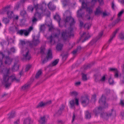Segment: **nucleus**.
<instances>
[{"label": "nucleus", "instance_id": "nucleus-26", "mask_svg": "<svg viewBox=\"0 0 124 124\" xmlns=\"http://www.w3.org/2000/svg\"><path fill=\"white\" fill-rule=\"evenodd\" d=\"M82 8H80L77 12V16L78 17H82L83 13H82Z\"/></svg>", "mask_w": 124, "mask_h": 124}, {"label": "nucleus", "instance_id": "nucleus-44", "mask_svg": "<svg viewBox=\"0 0 124 124\" xmlns=\"http://www.w3.org/2000/svg\"><path fill=\"white\" fill-rule=\"evenodd\" d=\"M70 94L71 96H76L78 94L77 92L76 91H73L70 92Z\"/></svg>", "mask_w": 124, "mask_h": 124}, {"label": "nucleus", "instance_id": "nucleus-56", "mask_svg": "<svg viewBox=\"0 0 124 124\" xmlns=\"http://www.w3.org/2000/svg\"><path fill=\"white\" fill-rule=\"evenodd\" d=\"M108 82L110 84H113L114 83V81L112 79L110 78L108 80Z\"/></svg>", "mask_w": 124, "mask_h": 124}, {"label": "nucleus", "instance_id": "nucleus-3", "mask_svg": "<svg viewBox=\"0 0 124 124\" xmlns=\"http://www.w3.org/2000/svg\"><path fill=\"white\" fill-rule=\"evenodd\" d=\"M106 98L105 97L102 95V97L100 99L99 103L100 104V106L101 105L102 107L100 106L98 108H95L93 111L94 114L95 116H97L98 114L101 111L103 108H106L108 106V104L106 102Z\"/></svg>", "mask_w": 124, "mask_h": 124}, {"label": "nucleus", "instance_id": "nucleus-32", "mask_svg": "<svg viewBox=\"0 0 124 124\" xmlns=\"http://www.w3.org/2000/svg\"><path fill=\"white\" fill-rule=\"evenodd\" d=\"M5 55L2 52H0V64L1 65L2 62V61Z\"/></svg>", "mask_w": 124, "mask_h": 124}, {"label": "nucleus", "instance_id": "nucleus-24", "mask_svg": "<svg viewBox=\"0 0 124 124\" xmlns=\"http://www.w3.org/2000/svg\"><path fill=\"white\" fill-rule=\"evenodd\" d=\"M98 0H92L91 3L92 4L94 5L97 2ZM100 5H102L103 4L104 2L103 0H98Z\"/></svg>", "mask_w": 124, "mask_h": 124}, {"label": "nucleus", "instance_id": "nucleus-64", "mask_svg": "<svg viewBox=\"0 0 124 124\" xmlns=\"http://www.w3.org/2000/svg\"><path fill=\"white\" fill-rule=\"evenodd\" d=\"M19 120L18 119L14 122V124H19Z\"/></svg>", "mask_w": 124, "mask_h": 124}, {"label": "nucleus", "instance_id": "nucleus-13", "mask_svg": "<svg viewBox=\"0 0 124 124\" xmlns=\"http://www.w3.org/2000/svg\"><path fill=\"white\" fill-rule=\"evenodd\" d=\"M87 34L86 35V33L85 32H84L83 34L81 35V38L83 37H85L84 39L82 40V42H84L90 38V36L87 33Z\"/></svg>", "mask_w": 124, "mask_h": 124}, {"label": "nucleus", "instance_id": "nucleus-54", "mask_svg": "<svg viewBox=\"0 0 124 124\" xmlns=\"http://www.w3.org/2000/svg\"><path fill=\"white\" fill-rule=\"evenodd\" d=\"M124 12V10H122L118 14V18H119V17L121 16V15Z\"/></svg>", "mask_w": 124, "mask_h": 124}, {"label": "nucleus", "instance_id": "nucleus-11", "mask_svg": "<svg viewBox=\"0 0 124 124\" xmlns=\"http://www.w3.org/2000/svg\"><path fill=\"white\" fill-rule=\"evenodd\" d=\"M5 59L4 63L5 64L9 65L11 64L12 59H11L9 56H6L5 57Z\"/></svg>", "mask_w": 124, "mask_h": 124}, {"label": "nucleus", "instance_id": "nucleus-39", "mask_svg": "<svg viewBox=\"0 0 124 124\" xmlns=\"http://www.w3.org/2000/svg\"><path fill=\"white\" fill-rule=\"evenodd\" d=\"M82 79L84 81H86L87 80V78L86 77V75L83 73H82Z\"/></svg>", "mask_w": 124, "mask_h": 124}, {"label": "nucleus", "instance_id": "nucleus-5", "mask_svg": "<svg viewBox=\"0 0 124 124\" xmlns=\"http://www.w3.org/2000/svg\"><path fill=\"white\" fill-rule=\"evenodd\" d=\"M55 30L56 32L53 33L51 35L47 38V39L51 44H54L55 43V41L54 39V38H58L60 34V29H56Z\"/></svg>", "mask_w": 124, "mask_h": 124}, {"label": "nucleus", "instance_id": "nucleus-52", "mask_svg": "<svg viewBox=\"0 0 124 124\" xmlns=\"http://www.w3.org/2000/svg\"><path fill=\"white\" fill-rule=\"evenodd\" d=\"M6 43V42L4 40H2L0 43V44L2 46H3L4 45H5Z\"/></svg>", "mask_w": 124, "mask_h": 124}, {"label": "nucleus", "instance_id": "nucleus-4", "mask_svg": "<svg viewBox=\"0 0 124 124\" xmlns=\"http://www.w3.org/2000/svg\"><path fill=\"white\" fill-rule=\"evenodd\" d=\"M34 8H35L36 11H39L41 10L42 13H44L47 17H49L50 15V12L46 10V5L45 4L40 5H39L38 4L34 5Z\"/></svg>", "mask_w": 124, "mask_h": 124}, {"label": "nucleus", "instance_id": "nucleus-34", "mask_svg": "<svg viewBox=\"0 0 124 124\" xmlns=\"http://www.w3.org/2000/svg\"><path fill=\"white\" fill-rule=\"evenodd\" d=\"M42 73V72L41 70H39L37 72L35 78L36 79L39 78L40 76Z\"/></svg>", "mask_w": 124, "mask_h": 124}, {"label": "nucleus", "instance_id": "nucleus-53", "mask_svg": "<svg viewBox=\"0 0 124 124\" xmlns=\"http://www.w3.org/2000/svg\"><path fill=\"white\" fill-rule=\"evenodd\" d=\"M106 79L105 76V75L103 76L100 79V80L102 82H104L105 81Z\"/></svg>", "mask_w": 124, "mask_h": 124}, {"label": "nucleus", "instance_id": "nucleus-9", "mask_svg": "<svg viewBox=\"0 0 124 124\" xmlns=\"http://www.w3.org/2000/svg\"><path fill=\"white\" fill-rule=\"evenodd\" d=\"M48 115H44L40 117L38 121L40 124H45L48 118Z\"/></svg>", "mask_w": 124, "mask_h": 124}, {"label": "nucleus", "instance_id": "nucleus-19", "mask_svg": "<svg viewBox=\"0 0 124 124\" xmlns=\"http://www.w3.org/2000/svg\"><path fill=\"white\" fill-rule=\"evenodd\" d=\"M59 61V59H56L53 61L48 66V67H52L56 65Z\"/></svg>", "mask_w": 124, "mask_h": 124}, {"label": "nucleus", "instance_id": "nucleus-33", "mask_svg": "<svg viewBox=\"0 0 124 124\" xmlns=\"http://www.w3.org/2000/svg\"><path fill=\"white\" fill-rule=\"evenodd\" d=\"M39 11H36L34 16L35 17L40 18L41 17V12H39Z\"/></svg>", "mask_w": 124, "mask_h": 124}, {"label": "nucleus", "instance_id": "nucleus-47", "mask_svg": "<svg viewBox=\"0 0 124 124\" xmlns=\"http://www.w3.org/2000/svg\"><path fill=\"white\" fill-rule=\"evenodd\" d=\"M45 29V27L44 25H42L40 26V30L41 31H44Z\"/></svg>", "mask_w": 124, "mask_h": 124}, {"label": "nucleus", "instance_id": "nucleus-23", "mask_svg": "<svg viewBox=\"0 0 124 124\" xmlns=\"http://www.w3.org/2000/svg\"><path fill=\"white\" fill-rule=\"evenodd\" d=\"M85 116L86 119H90L91 117V113L89 112L88 110H87L85 112Z\"/></svg>", "mask_w": 124, "mask_h": 124}, {"label": "nucleus", "instance_id": "nucleus-61", "mask_svg": "<svg viewBox=\"0 0 124 124\" xmlns=\"http://www.w3.org/2000/svg\"><path fill=\"white\" fill-rule=\"evenodd\" d=\"M96 96L95 95H93L92 97V99L94 101H95L96 100Z\"/></svg>", "mask_w": 124, "mask_h": 124}, {"label": "nucleus", "instance_id": "nucleus-58", "mask_svg": "<svg viewBox=\"0 0 124 124\" xmlns=\"http://www.w3.org/2000/svg\"><path fill=\"white\" fill-rule=\"evenodd\" d=\"M49 60V59H47V58H45L43 61L42 62V63L43 64H44L46 62H47L48 60Z\"/></svg>", "mask_w": 124, "mask_h": 124}, {"label": "nucleus", "instance_id": "nucleus-16", "mask_svg": "<svg viewBox=\"0 0 124 124\" xmlns=\"http://www.w3.org/2000/svg\"><path fill=\"white\" fill-rule=\"evenodd\" d=\"M119 30V29H117L114 32L112 35L110 37V38L108 40V43H110L112 40L115 37L116 33Z\"/></svg>", "mask_w": 124, "mask_h": 124}, {"label": "nucleus", "instance_id": "nucleus-14", "mask_svg": "<svg viewBox=\"0 0 124 124\" xmlns=\"http://www.w3.org/2000/svg\"><path fill=\"white\" fill-rule=\"evenodd\" d=\"M18 27H16L15 25L12 27H10L9 29V32L13 33L15 32L16 31H17L18 30Z\"/></svg>", "mask_w": 124, "mask_h": 124}, {"label": "nucleus", "instance_id": "nucleus-63", "mask_svg": "<svg viewBox=\"0 0 124 124\" xmlns=\"http://www.w3.org/2000/svg\"><path fill=\"white\" fill-rule=\"evenodd\" d=\"M65 14L66 15H68V14L69 15H70L71 13L70 11L67 10L66 11Z\"/></svg>", "mask_w": 124, "mask_h": 124}, {"label": "nucleus", "instance_id": "nucleus-31", "mask_svg": "<svg viewBox=\"0 0 124 124\" xmlns=\"http://www.w3.org/2000/svg\"><path fill=\"white\" fill-rule=\"evenodd\" d=\"M7 14L8 17L9 18H12L13 17L14 15L12 11H8Z\"/></svg>", "mask_w": 124, "mask_h": 124}, {"label": "nucleus", "instance_id": "nucleus-55", "mask_svg": "<svg viewBox=\"0 0 124 124\" xmlns=\"http://www.w3.org/2000/svg\"><path fill=\"white\" fill-rule=\"evenodd\" d=\"M31 65H27L26 67L25 71H27L31 68Z\"/></svg>", "mask_w": 124, "mask_h": 124}, {"label": "nucleus", "instance_id": "nucleus-62", "mask_svg": "<svg viewBox=\"0 0 124 124\" xmlns=\"http://www.w3.org/2000/svg\"><path fill=\"white\" fill-rule=\"evenodd\" d=\"M78 101V99L76 98H75V103L77 105H79Z\"/></svg>", "mask_w": 124, "mask_h": 124}, {"label": "nucleus", "instance_id": "nucleus-25", "mask_svg": "<svg viewBox=\"0 0 124 124\" xmlns=\"http://www.w3.org/2000/svg\"><path fill=\"white\" fill-rule=\"evenodd\" d=\"M102 13V12L101 10V8L100 7H98L96 9V11L94 12L95 15H97L100 14Z\"/></svg>", "mask_w": 124, "mask_h": 124}, {"label": "nucleus", "instance_id": "nucleus-7", "mask_svg": "<svg viewBox=\"0 0 124 124\" xmlns=\"http://www.w3.org/2000/svg\"><path fill=\"white\" fill-rule=\"evenodd\" d=\"M115 115V111L113 109H112L111 112L108 114L104 113V112L101 113V117H102L104 120H106L108 119L109 117L112 116H114Z\"/></svg>", "mask_w": 124, "mask_h": 124}, {"label": "nucleus", "instance_id": "nucleus-27", "mask_svg": "<svg viewBox=\"0 0 124 124\" xmlns=\"http://www.w3.org/2000/svg\"><path fill=\"white\" fill-rule=\"evenodd\" d=\"M64 108V106L63 105H62L61 107L58 110V112L56 113V114L58 115H61L62 113V111L63 110Z\"/></svg>", "mask_w": 124, "mask_h": 124}, {"label": "nucleus", "instance_id": "nucleus-60", "mask_svg": "<svg viewBox=\"0 0 124 124\" xmlns=\"http://www.w3.org/2000/svg\"><path fill=\"white\" fill-rule=\"evenodd\" d=\"M45 105H48L51 104V101H49L45 102Z\"/></svg>", "mask_w": 124, "mask_h": 124}, {"label": "nucleus", "instance_id": "nucleus-50", "mask_svg": "<svg viewBox=\"0 0 124 124\" xmlns=\"http://www.w3.org/2000/svg\"><path fill=\"white\" fill-rule=\"evenodd\" d=\"M119 104L122 107H124V100L121 99L119 103Z\"/></svg>", "mask_w": 124, "mask_h": 124}, {"label": "nucleus", "instance_id": "nucleus-20", "mask_svg": "<svg viewBox=\"0 0 124 124\" xmlns=\"http://www.w3.org/2000/svg\"><path fill=\"white\" fill-rule=\"evenodd\" d=\"M19 69V65L16 63H15L14 65L12 68V70L13 71H17Z\"/></svg>", "mask_w": 124, "mask_h": 124}, {"label": "nucleus", "instance_id": "nucleus-1", "mask_svg": "<svg viewBox=\"0 0 124 124\" xmlns=\"http://www.w3.org/2000/svg\"><path fill=\"white\" fill-rule=\"evenodd\" d=\"M4 67L2 62V64H0V69L4 74L3 80L2 81V85H4L6 88H7L10 86L12 83L14 81H16V82L19 81V79L16 78L14 74L9 76L10 69L3 68Z\"/></svg>", "mask_w": 124, "mask_h": 124}, {"label": "nucleus", "instance_id": "nucleus-15", "mask_svg": "<svg viewBox=\"0 0 124 124\" xmlns=\"http://www.w3.org/2000/svg\"><path fill=\"white\" fill-rule=\"evenodd\" d=\"M33 122V121L31 120L30 118H28L24 120V124H32Z\"/></svg>", "mask_w": 124, "mask_h": 124}, {"label": "nucleus", "instance_id": "nucleus-12", "mask_svg": "<svg viewBox=\"0 0 124 124\" xmlns=\"http://www.w3.org/2000/svg\"><path fill=\"white\" fill-rule=\"evenodd\" d=\"M47 59H51L52 58V50L50 49H49L47 53L46 57Z\"/></svg>", "mask_w": 124, "mask_h": 124}, {"label": "nucleus", "instance_id": "nucleus-49", "mask_svg": "<svg viewBox=\"0 0 124 124\" xmlns=\"http://www.w3.org/2000/svg\"><path fill=\"white\" fill-rule=\"evenodd\" d=\"M119 71L117 70L115 72L114 76L116 78H118L119 76Z\"/></svg>", "mask_w": 124, "mask_h": 124}, {"label": "nucleus", "instance_id": "nucleus-29", "mask_svg": "<svg viewBox=\"0 0 124 124\" xmlns=\"http://www.w3.org/2000/svg\"><path fill=\"white\" fill-rule=\"evenodd\" d=\"M63 46V45L62 44L59 43L57 44L56 48L57 50L59 51L62 49Z\"/></svg>", "mask_w": 124, "mask_h": 124}, {"label": "nucleus", "instance_id": "nucleus-59", "mask_svg": "<svg viewBox=\"0 0 124 124\" xmlns=\"http://www.w3.org/2000/svg\"><path fill=\"white\" fill-rule=\"evenodd\" d=\"M111 5L112 9H114L116 7V6L115 5L113 1L112 2Z\"/></svg>", "mask_w": 124, "mask_h": 124}, {"label": "nucleus", "instance_id": "nucleus-22", "mask_svg": "<svg viewBox=\"0 0 124 124\" xmlns=\"http://www.w3.org/2000/svg\"><path fill=\"white\" fill-rule=\"evenodd\" d=\"M30 83H28L23 86L22 87V88L24 90L27 89L30 87Z\"/></svg>", "mask_w": 124, "mask_h": 124}, {"label": "nucleus", "instance_id": "nucleus-36", "mask_svg": "<svg viewBox=\"0 0 124 124\" xmlns=\"http://www.w3.org/2000/svg\"><path fill=\"white\" fill-rule=\"evenodd\" d=\"M3 22L5 24L8 23L9 22V19L7 18H3L2 20Z\"/></svg>", "mask_w": 124, "mask_h": 124}, {"label": "nucleus", "instance_id": "nucleus-10", "mask_svg": "<svg viewBox=\"0 0 124 124\" xmlns=\"http://www.w3.org/2000/svg\"><path fill=\"white\" fill-rule=\"evenodd\" d=\"M81 103L84 106L88 105L89 102V100L87 96L83 97L81 98Z\"/></svg>", "mask_w": 124, "mask_h": 124}, {"label": "nucleus", "instance_id": "nucleus-17", "mask_svg": "<svg viewBox=\"0 0 124 124\" xmlns=\"http://www.w3.org/2000/svg\"><path fill=\"white\" fill-rule=\"evenodd\" d=\"M48 6L49 9L51 10H54L56 7L53 4L52 2H50L48 4Z\"/></svg>", "mask_w": 124, "mask_h": 124}, {"label": "nucleus", "instance_id": "nucleus-28", "mask_svg": "<svg viewBox=\"0 0 124 124\" xmlns=\"http://www.w3.org/2000/svg\"><path fill=\"white\" fill-rule=\"evenodd\" d=\"M54 18L57 21L59 25L60 21L61 20V18L59 16L58 14L54 16Z\"/></svg>", "mask_w": 124, "mask_h": 124}, {"label": "nucleus", "instance_id": "nucleus-43", "mask_svg": "<svg viewBox=\"0 0 124 124\" xmlns=\"http://www.w3.org/2000/svg\"><path fill=\"white\" fill-rule=\"evenodd\" d=\"M91 24L90 23H86L84 25V27L85 28L89 29L90 27Z\"/></svg>", "mask_w": 124, "mask_h": 124}, {"label": "nucleus", "instance_id": "nucleus-35", "mask_svg": "<svg viewBox=\"0 0 124 124\" xmlns=\"http://www.w3.org/2000/svg\"><path fill=\"white\" fill-rule=\"evenodd\" d=\"M8 118L10 119L13 118L15 116V112H12L11 113L8 114Z\"/></svg>", "mask_w": 124, "mask_h": 124}, {"label": "nucleus", "instance_id": "nucleus-42", "mask_svg": "<svg viewBox=\"0 0 124 124\" xmlns=\"http://www.w3.org/2000/svg\"><path fill=\"white\" fill-rule=\"evenodd\" d=\"M70 107L71 108H73L74 106L75 102L74 100L71 101L70 102Z\"/></svg>", "mask_w": 124, "mask_h": 124}, {"label": "nucleus", "instance_id": "nucleus-48", "mask_svg": "<svg viewBox=\"0 0 124 124\" xmlns=\"http://www.w3.org/2000/svg\"><path fill=\"white\" fill-rule=\"evenodd\" d=\"M102 34L103 31H102L99 34L98 36V37L96 38V41L100 39L101 37L102 36Z\"/></svg>", "mask_w": 124, "mask_h": 124}, {"label": "nucleus", "instance_id": "nucleus-2", "mask_svg": "<svg viewBox=\"0 0 124 124\" xmlns=\"http://www.w3.org/2000/svg\"><path fill=\"white\" fill-rule=\"evenodd\" d=\"M65 22V27L66 26V25L68 23L70 24V27L68 29V33L66 31H63L61 32V38L64 41L67 40L68 36H74L73 27L75 23L74 19L71 16L66 17Z\"/></svg>", "mask_w": 124, "mask_h": 124}, {"label": "nucleus", "instance_id": "nucleus-45", "mask_svg": "<svg viewBox=\"0 0 124 124\" xmlns=\"http://www.w3.org/2000/svg\"><path fill=\"white\" fill-rule=\"evenodd\" d=\"M119 38L121 39H124V33H121L119 35Z\"/></svg>", "mask_w": 124, "mask_h": 124}, {"label": "nucleus", "instance_id": "nucleus-40", "mask_svg": "<svg viewBox=\"0 0 124 124\" xmlns=\"http://www.w3.org/2000/svg\"><path fill=\"white\" fill-rule=\"evenodd\" d=\"M87 7V5L83 1L82 2V8H86Z\"/></svg>", "mask_w": 124, "mask_h": 124}, {"label": "nucleus", "instance_id": "nucleus-18", "mask_svg": "<svg viewBox=\"0 0 124 124\" xmlns=\"http://www.w3.org/2000/svg\"><path fill=\"white\" fill-rule=\"evenodd\" d=\"M17 31V33L21 35L22 36L24 34L25 36H27V35L25 33L26 32V29H21L19 30H18Z\"/></svg>", "mask_w": 124, "mask_h": 124}, {"label": "nucleus", "instance_id": "nucleus-30", "mask_svg": "<svg viewBox=\"0 0 124 124\" xmlns=\"http://www.w3.org/2000/svg\"><path fill=\"white\" fill-rule=\"evenodd\" d=\"M33 29V27L32 26H31L27 30L26 29V32L25 34L27 35V36L29 35L30 32Z\"/></svg>", "mask_w": 124, "mask_h": 124}, {"label": "nucleus", "instance_id": "nucleus-37", "mask_svg": "<svg viewBox=\"0 0 124 124\" xmlns=\"http://www.w3.org/2000/svg\"><path fill=\"white\" fill-rule=\"evenodd\" d=\"M45 105V103L42 101L39 103L37 106V108H39L44 106Z\"/></svg>", "mask_w": 124, "mask_h": 124}, {"label": "nucleus", "instance_id": "nucleus-41", "mask_svg": "<svg viewBox=\"0 0 124 124\" xmlns=\"http://www.w3.org/2000/svg\"><path fill=\"white\" fill-rule=\"evenodd\" d=\"M40 53L42 54H45V48L44 47H41L40 48Z\"/></svg>", "mask_w": 124, "mask_h": 124}, {"label": "nucleus", "instance_id": "nucleus-21", "mask_svg": "<svg viewBox=\"0 0 124 124\" xmlns=\"http://www.w3.org/2000/svg\"><path fill=\"white\" fill-rule=\"evenodd\" d=\"M20 15L21 16L24 18H28V15L27 14L26 11L24 10H23L21 11Z\"/></svg>", "mask_w": 124, "mask_h": 124}, {"label": "nucleus", "instance_id": "nucleus-6", "mask_svg": "<svg viewBox=\"0 0 124 124\" xmlns=\"http://www.w3.org/2000/svg\"><path fill=\"white\" fill-rule=\"evenodd\" d=\"M33 40L32 41H29L28 44L31 48L33 47L34 46H36L40 42L39 41V36H32Z\"/></svg>", "mask_w": 124, "mask_h": 124}, {"label": "nucleus", "instance_id": "nucleus-38", "mask_svg": "<svg viewBox=\"0 0 124 124\" xmlns=\"http://www.w3.org/2000/svg\"><path fill=\"white\" fill-rule=\"evenodd\" d=\"M120 19L119 18H118L116 20L112 23V26H115L116 24L117 23L120 21Z\"/></svg>", "mask_w": 124, "mask_h": 124}, {"label": "nucleus", "instance_id": "nucleus-46", "mask_svg": "<svg viewBox=\"0 0 124 124\" xmlns=\"http://www.w3.org/2000/svg\"><path fill=\"white\" fill-rule=\"evenodd\" d=\"M86 10L89 13V14H91L93 12V10L91 8L88 7L87 8Z\"/></svg>", "mask_w": 124, "mask_h": 124}, {"label": "nucleus", "instance_id": "nucleus-51", "mask_svg": "<svg viewBox=\"0 0 124 124\" xmlns=\"http://www.w3.org/2000/svg\"><path fill=\"white\" fill-rule=\"evenodd\" d=\"M109 71H111L114 72H115L116 71L118 70L117 69L112 68H109Z\"/></svg>", "mask_w": 124, "mask_h": 124}, {"label": "nucleus", "instance_id": "nucleus-8", "mask_svg": "<svg viewBox=\"0 0 124 124\" xmlns=\"http://www.w3.org/2000/svg\"><path fill=\"white\" fill-rule=\"evenodd\" d=\"M24 54L23 55V59L26 61H28L31 58V55L29 54L28 49H26L24 52Z\"/></svg>", "mask_w": 124, "mask_h": 124}, {"label": "nucleus", "instance_id": "nucleus-57", "mask_svg": "<svg viewBox=\"0 0 124 124\" xmlns=\"http://www.w3.org/2000/svg\"><path fill=\"white\" fill-rule=\"evenodd\" d=\"M68 54H65L63 55L62 56V59L64 60H65L67 57Z\"/></svg>", "mask_w": 124, "mask_h": 124}]
</instances>
